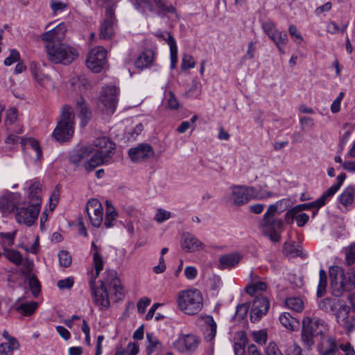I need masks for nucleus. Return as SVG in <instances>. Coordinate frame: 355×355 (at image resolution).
Instances as JSON below:
<instances>
[{
	"label": "nucleus",
	"instance_id": "1",
	"mask_svg": "<svg viewBox=\"0 0 355 355\" xmlns=\"http://www.w3.org/2000/svg\"><path fill=\"white\" fill-rule=\"evenodd\" d=\"M115 144L106 137H98L92 146L80 148L70 156V161L76 166H83L91 172L97 166L111 163Z\"/></svg>",
	"mask_w": 355,
	"mask_h": 355
},
{
	"label": "nucleus",
	"instance_id": "2",
	"mask_svg": "<svg viewBox=\"0 0 355 355\" xmlns=\"http://www.w3.org/2000/svg\"><path fill=\"white\" fill-rule=\"evenodd\" d=\"M329 273L333 295L340 297L345 292L355 289V270L345 273L343 268L334 266L329 268Z\"/></svg>",
	"mask_w": 355,
	"mask_h": 355
},
{
	"label": "nucleus",
	"instance_id": "3",
	"mask_svg": "<svg viewBox=\"0 0 355 355\" xmlns=\"http://www.w3.org/2000/svg\"><path fill=\"white\" fill-rule=\"evenodd\" d=\"M112 277L110 281L107 280L105 282L101 281L99 287H95L94 279L89 281V286L94 302L101 310L107 309L110 304L107 293V286L110 291H112L116 296L119 295V298L123 295V288L119 279L115 277L114 272L112 273Z\"/></svg>",
	"mask_w": 355,
	"mask_h": 355
},
{
	"label": "nucleus",
	"instance_id": "4",
	"mask_svg": "<svg viewBox=\"0 0 355 355\" xmlns=\"http://www.w3.org/2000/svg\"><path fill=\"white\" fill-rule=\"evenodd\" d=\"M176 302L178 309L189 315L197 314L201 311L203 306L202 296L198 289L180 291Z\"/></svg>",
	"mask_w": 355,
	"mask_h": 355
},
{
	"label": "nucleus",
	"instance_id": "5",
	"mask_svg": "<svg viewBox=\"0 0 355 355\" xmlns=\"http://www.w3.org/2000/svg\"><path fill=\"white\" fill-rule=\"evenodd\" d=\"M46 49L49 60L55 64H69L79 56L75 47L62 42L47 43Z\"/></svg>",
	"mask_w": 355,
	"mask_h": 355
},
{
	"label": "nucleus",
	"instance_id": "6",
	"mask_svg": "<svg viewBox=\"0 0 355 355\" xmlns=\"http://www.w3.org/2000/svg\"><path fill=\"white\" fill-rule=\"evenodd\" d=\"M230 190L233 205L239 207L247 204L252 199L263 200L273 196L270 191H258L253 187L245 185L234 184Z\"/></svg>",
	"mask_w": 355,
	"mask_h": 355
},
{
	"label": "nucleus",
	"instance_id": "7",
	"mask_svg": "<svg viewBox=\"0 0 355 355\" xmlns=\"http://www.w3.org/2000/svg\"><path fill=\"white\" fill-rule=\"evenodd\" d=\"M74 116L71 107L65 105L62 110V119L57 123L52 136L58 142L63 143L69 141L73 137Z\"/></svg>",
	"mask_w": 355,
	"mask_h": 355
},
{
	"label": "nucleus",
	"instance_id": "8",
	"mask_svg": "<svg viewBox=\"0 0 355 355\" xmlns=\"http://www.w3.org/2000/svg\"><path fill=\"white\" fill-rule=\"evenodd\" d=\"M326 329L325 322L318 318L305 317L302 321V340L311 347L314 345L313 338L322 334Z\"/></svg>",
	"mask_w": 355,
	"mask_h": 355
},
{
	"label": "nucleus",
	"instance_id": "9",
	"mask_svg": "<svg viewBox=\"0 0 355 355\" xmlns=\"http://www.w3.org/2000/svg\"><path fill=\"white\" fill-rule=\"evenodd\" d=\"M40 207H39V200L36 199L35 204H28L26 202L20 203L15 211L16 220L19 223L25 224L27 226H31L37 220Z\"/></svg>",
	"mask_w": 355,
	"mask_h": 355
},
{
	"label": "nucleus",
	"instance_id": "10",
	"mask_svg": "<svg viewBox=\"0 0 355 355\" xmlns=\"http://www.w3.org/2000/svg\"><path fill=\"white\" fill-rule=\"evenodd\" d=\"M119 89L115 86H106L103 88L99 96V101L103 106V111L113 114L118 102Z\"/></svg>",
	"mask_w": 355,
	"mask_h": 355
},
{
	"label": "nucleus",
	"instance_id": "11",
	"mask_svg": "<svg viewBox=\"0 0 355 355\" xmlns=\"http://www.w3.org/2000/svg\"><path fill=\"white\" fill-rule=\"evenodd\" d=\"M107 51L103 46L92 49L86 60L87 67L94 73H99L106 64Z\"/></svg>",
	"mask_w": 355,
	"mask_h": 355
},
{
	"label": "nucleus",
	"instance_id": "12",
	"mask_svg": "<svg viewBox=\"0 0 355 355\" xmlns=\"http://www.w3.org/2000/svg\"><path fill=\"white\" fill-rule=\"evenodd\" d=\"M85 211L91 224L96 227H100L103 217L101 203L96 199H91L86 205Z\"/></svg>",
	"mask_w": 355,
	"mask_h": 355
},
{
	"label": "nucleus",
	"instance_id": "13",
	"mask_svg": "<svg viewBox=\"0 0 355 355\" xmlns=\"http://www.w3.org/2000/svg\"><path fill=\"white\" fill-rule=\"evenodd\" d=\"M116 19L114 10L109 8L106 10L105 18L100 26L99 36L103 40H110L114 35Z\"/></svg>",
	"mask_w": 355,
	"mask_h": 355
},
{
	"label": "nucleus",
	"instance_id": "14",
	"mask_svg": "<svg viewBox=\"0 0 355 355\" xmlns=\"http://www.w3.org/2000/svg\"><path fill=\"white\" fill-rule=\"evenodd\" d=\"M199 342L196 336L187 334L180 336L173 343V346L179 352L191 354L196 349Z\"/></svg>",
	"mask_w": 355,
	"mask_h": 355
},
{
	"label": "nucleus",
	"instance_id": "15",
	"mask_svg": "<svg viewBox=\"0 0 355 355\" xmlns=\"http://www.w3.org/2000/svg\"><path fill=\"white\" fill-rule=\"evenodd\" d=\"M254 297L250 311V320L252 322L259 320L266 314L270 307V303L266 297L261 295Z\"/></svg>",
	"mask_w": 355,
	"mask_h": 355
},
{
	"label": "nucleus",
	"instance_id": "16",
	"mask_svg": "<svg viewBox=\"0 0 355 355\" xmlns=\"http://www.w3.org/2000/svg\"><path fill=\"white\" fill-rule=\"evenodd\" d=\"M130 159L134 162H141L149 159L154 155L152 146L147 144H141L128 151Z\"/></svg>",
	"mask_w": 355,
	"mask_h": 355
},
{
	"label": "nucleus",
	"instance_id": "17",
	"mask_svg": "<svg viewBox=\"0 0 355 355\" xmlns=\"http://www.w3.org/2000/svg\"><path fill=\"white\" fill-rule=\"evenodd\" d=\"M19 203V196L17 193H9L0 198V210L3 214L15 212Z\"/></svg>",
	"mask_w": 355,
	"mask_h": 355
},
{
	"label": "nucleus",
	"instance_id": "18",
	"mask_svg": "<svg viewBox=\"0 0 355 355\" xmlns=\"http://www.w3.org/2000/svg\"><path fill=\"white\" fill-rule=\"evenodd\" d=\"M67 32V25L65 23L62 22L52 30L46 32L42 35V39L44 41L49 42H60L64 38Z\"/></svg>",
	"mask_w": 355,
	"mask_h": 355
},
{
	"label": "nucleus",
	"instance_id": "19",
	"mask_svg": "<svg viewBox=\"0 0 355 355\" xmlns=\"http://www.w3.org/2000/svg\"><path fill=\"white\" fill-rule=\"evenodd\" d=\"M76 112L80 119L81 125H86L92 117V112L88 107V105L82 96L78 98L76 103Z\"/></svg>",
	"mask_w": 355,
	"mask_h": 355
},
{
	"label": "nucleus",
	"instance_id": "20",
	"mask_svg": "<svg viewBox=\"0 0 355 355\" xmlns=\"http://www.w3.org/2000/svg\"><path fill=\"white\" fill-rule=\"evenodd\" d=\"M155 51L152 49L144 50L135 60V66L138 69H144L150 67L155 60Z\"/></svg>",
	"mask_w": 355,
	"mask_h": 355
},
{
	"label": "nucleus",
	"instance_id": "21",
	"mask_svg": "<svg viewBox=\"0 0 355 355\" xmlns=\"http://www.w3.org/2000/svg\"><path fill=\"white\" fill-rule=\"evenodd\" d=\"M25 185L28 189V198L31 203L35 204L36 199H37L39 200V207H41L42 198L40 193L42 190V184L40 182L37 180H32L26 182Z\"/></svg>",
	"mask_w": 355,
	"mask_h": 355
},
{
	"label": "nucleus",
	"instance_id": "22",
	"mask_svg": "<svg viewBox=\"0 0 355 355\" xmlns=\"http://www.w3.org/2000/svg\"><path fill=\"white\" fill-rule=\"evenodd\" d=\"M182 248L189 252H195L202 248V243L193 235L185 233L182 235Z\"/></svg>",
	"mask_w": 355,
	"mask_h": 355
},
{
	"label": "nucleus",
	"instance_id": "23",
	"mask_svg": "<svg viewBox=\"0 0 355 355\" xmlns=\"http://www.w3.org/2000/svg\"><path fill=\"white\" fill-rule=\"evenodd\" d=\"M337 349V343L332 337H323L318 345V351L321 355H334Z\"/></svg>",
	"mask_w": 355,
	"mask_h": 355
},
{
	"label": "nucleus",
	"instance_id": "24",
	"mask_svg": "<svg viewBox=\"0 0 355 355\" xmlns=\"http://www.w3.org/2000/svg\"><path fill=\"white\" fill-rule=\"evenodd\" d=\"M91 252L93 256V264L95 268L96 279L103 269V260L102 258V250L101 247L96 245L95 242H92L91 245Z\"/></svg>",
	"mask_w": 355,
	"mask_h": 355
},
{
	"label": "nucleus",
	"instance_id": "25",
	"mask_svg": "<svg viewBox=\"0 0 355 355\" xmlns=\"http://www.w3.org/2000/svg\"><path fill=\"white\" fill-rule=\"evenodd\" d=\"M204 338L207 342L211 341L216 336L217 324L211 315H207L204 318Z\"/></svg>",
	"mask_w": 355,
	"mask_h": 355
},
{
	"label": "nucleus",
	"instance_id": "26",
	"mask_svg": "<svg viewBox=\"0 0 355 355\" xmlns=\"http://www.w3.org/2000/svg\"><path fill=\"white\" fill-rule=\"evenodd\" d=\"M354 195L355 187L354 186H349L339 196L340 202L347 210H349L353 207Z\"/></svg>",
	"mask_w": 355,
	"mask_h": 355
},
{
	"label": "nucleus",
	"instance_id": "27",
	"mask_svg": "<svg viewBox=\"0 0 355 355\" xmlns=\"http://www.w3.org/2000/svg\"><path fill=\"white\" fill-rule=\"evenodd\" d=\"M283 221L280 218L275 217L263 218L260 226L263 231L282 230L283 229Z\"/></svg>",
	"mask_w": 355,
	"mask_h": 355
},
{
	"label": "nucleus",
	"instance_id": "28",
	"mask_svg": "<svg viewBox=\"0 0 355 355\" xmlns=\"http://www.w3.org/2000/svg\"><path fill=\"white\" fill-rule=\"evenodd\" d=\"M329 198L327 197V196L323 193L322 195L318 198L316 200L309 202V203H304L301 205H296L297 209L300 212H302L304 210H308L311 209L313 208L320 209L322 206H324L328 201Z\"/></svg>",
	"mask_w": 355,
	"mask_h": 355
},
{
	"label": "nucleus",
	"instance_id": "29",
	"mask_svg": "<svg viewBox=\"0 0 355 355\" xmlns=\"http://www.w3.org/2000/svg\"><path fill=\"white\" fill-rule=\"evenodd\" d=\"M340 300H336L330 297H327L320 300L318 302V307L320 310L327 313H334L338 304Z\"/></svg>",
	"mask_w": 355,
	"mask_h": 355
},
{
	"label": "nucleus",
	"instance_id": "30",
	"mask_svg": "<svg viewBox=\"0 0 355 355\" xmlns=\"http://www.w3.org/2000/svg\"><path fill=\"white\" fill-rule=\"evenodd\" d=\"M167 35L168 37L166 39V42L168 44L170 48L171 68L174 69L178 62V46L171 34L168 33Z\"/></svg>",
	"mask_w": 355,
	"mask_h": 355
},
{
	"label": "nucleus",
	"instance_id": "31",
	"mask_svg": "<svg viewBox=\"0 0 355 355\" xmlns=\"http://www.w3.org/2000/svg\"><path fill=\"white\" fill-rule=\"evenodd\" d=\"M241 259L238 253H231L223 255L219 258V263L222 268H231L236 265Z\"/></svg>",
	"mask_w": 355,
	"mask_h": 355
},
{
	"label": "nucleus",
	"instance_id": "32",
	"mask_svg": "<svg viewBox=\"0 0 355 355\" xmlns=\"http://www.w3.org/2000/svg\"><path fill=\"white\" fill-rule=\"evenodd\" d=\"M279 321L281 324L288 329L294 331L300 326L299 321L291 316L289 313H283L279 315Z\"/></svg>",
	"mask_w": 355,
	"mask_h": 355
},
{
	"label": "nucleus",
	"instance_id": "33",
	"mask_svg": "<svg viewBox=\"0 0 355 355\" xmlns=\"http://www.w3.org/2000/svg\"><path fill=\"white\" fill-rule=\"evenodd\" d=\"M71 84L75 89H78L80 93L85 92L91 87L90 83L83 75L72 78L71 79Z\"/></svg>",
	"mask_w": 355,
	"mask_h": 355
},
{
	"label": "nucleus",
	"instance_id": "34",
	"mask_svg": "<svg viewBox=\"0 0 355 355\" xmlns=\"http://www.w3.org/2000/svg\"><path fill=\"white\" fill-rule=\"evenodd\" d=\"M283 252L286 256L292 257H304L300 247L295 245L294 241H286L285 242L283 248Z\"/></svg>",
	"mask_w": 355,
	"mask_h": 355
},
{
	"label": "nucleus",
	"instance_id": "35",
	"mask_svg": "<svg viewBox=\"0 0 355 355\" xmlns=\"http://www.w3.org/2000/svg\"><path fill=\"white\" fill-rule=\"evenodd\" d=\"M147 341L148 343L146 346V355H152L155 352H158L162 347L160 341L151 334H147Z\"/></svg>",
	"mask_w": 355,
	"mask_h": 355
},
{
	"label": "nucleus",
	"instance_id": "36",
	"mask_svg": "<svg viewBox=\"0 0 355 355\" xmlns=\"http://www.w3.org/2000/svg\"><path fill=\"white\" fill-rule=\"evenodd\" d=\"M117 218V213L115 209L112 205L111 202L106 201V214L104 222V225L107 228H110L114 226V221Z\"/></svg>",
	"mask_w": 355,
	"mask_h": 355
},
{
	"label": "nucleus",
	"instance_id": "37",
	"mask_svg": "<svg viewBox=\"0 0 355 355\" xmlns=\"http://www.w3.org/2000/svg\"><path fill=\"white\" fill-rule=\"evenodd\" d=\"M238 336V340L234 344V354L235 355H244L245 347L248 343V338L243 331L239 333Z\"/></svg>",
	"mask_w": 355,
	"mask_h": 355
},
{
	"label": "nucleus",
	"instance_id": "38",
	"mask_svg": "<svg viewBox=\"0 0 355 355\" xmlns=\"http://www.w3.org/2000/svg\"><path fill=\"white\" fill-rule=\"evenodd\" d=\"M21 144L26 148H31L35 153L37 159H40L42 157V150L39 142L33 138H24L21 139Z\"/></svg>",
	"mask_w": 355,
	"mask_h": 355
},
{
	"label": "nucleus",
	"instance_id": "39",
	"mask_svg": "<svg viewBox=\"0 0 355 355\" xmlns=\"http://www.w3.org/2000/svg\"><path fill=\"white\" fill-rule=\"evenodd\" d=\"M158 8V14L165 15L167 13H175L176 9L171 4H167L164 0H153Z\"/></svg>",
	"mask_w": 355,
	"mask_h": 355
},
{
	"label": "nucleus",
	"instance_id": "40",
	"mask_svg": "<svg viewBox=\"0 0 355 355\" xmlns=\"http://www.w3.org/2000/svg\"><path fill=\"white\" fill-rule=\"evenodd\" d=\"M336 310V318L338 323L350 318L349 315L350 307L345 304L343 300H340V304H338Z\"/></svg>",
	"mask_w": 355,
	"mask_h": 355
},
{
	"label": "nucleus",
	"instance_id": "41",
	"mask_svg": "<svg viewBox=\"0 0 355 355\" xmlns=\"http://www.w3.org/2000/svg\"><path fill=\"white\" fill-rule=\"evenodd\" d=\"M346 178L345 173H340L337 176V183L331 186L324 193L330 200L331 197L339 190Z\"/></svg>",
	"mask_w": 355,
	"mask_h": 355
},
{
	"label": "nucleus",
	"instance_id": "42",
	"mask_svg": "<svg viewBox=\"0 0 355 355\" xmlns=\"http://www.w3.org/2000/svg\"><path fill=\"white\" fill-rule=\"evenodd\" d=\"M38 304L35 302L21 303L17 306V311L24 315L33 314L37 308Z\"/></svg>",
	"mask_w": 355,
	"mask_h": 355
},
{
	"label": "nucleus",
	"instance_id": "43",
	"mask_svg": "<svg viewBox=\"0 0 355 355\" xmlns=\"http://www.w3.org/2000/svg\"><path fill=\"white\" fill-rule=\"evenodd\" d=\"M49 6L53 12V15H58L68 8V3L62 0H50Z\"/></svg>",
	"mask_w": 355,
	"mask_h": 355
},
{
	"label": "nucleus",
	"instance_id": "44",
	"mask_svg": "<svg viewBox=\"0 0 355 355\" xmlns=\"http://www.w3.org/2000/svg\"><path fill=\"white\" fill-rule=\"evenodd\" d=\"M3 255L11 262L17 266H19L22 263V256L17 250L12 249H4Z\"/></svg>",
	"mask_w": 355,
	"mask_h": 355
},
{
	"label": "nucleus",
	"instance_id": "45",
	"mask_svg": "<svg viewBox=\"0 0 355 355\" xmlns=\"http://www.w3.org/2000/svg\"><path fill=\"white\" fill-rule=\"evenodd\" d=\"M267 289V285L263 282H258L248 286L245 291L248 294L251 296L260 295L259 292L266 291Z\"/></svg>",
	"mask_w": 355,
	"mask_h": 355
},
{
	"label": "nucleus",
	"instance_id": "46",
	"mask_svg": "<svg viewBox=\"0 0 355 355\" xmlns=\"http://www.w3.org/2000/svg\"><path fill=\"white\" fill-rule=\"evenodd\" d=\"M319 275L320 279L317 289V296L318 297H321L326 293L327 279L326 272L323 269L320 270Z\"/></svg>",
	"mask_w": 355,
	"mask_h": 355
},
{
	"label": "nucleus",
	"instance_id": "47",
	"mask_svg": "<svg viewBox=\"0 0 355 355\" xmlns=\"http://www.w3.org/2000/svg\"><path fill=\"white\" fill-rule=\"evenodd\" d=\"M286 304L288 309L296 312H301L304 309L303 302L300 297H288L286 300Z\"/></svg>",
	"mask_w": 355,
	"mask_h": 355
},
{
	"label": "nucleus",
	"instance_id": "48",
	"mask_svg": "<svg viewBox=\"0 0 355 355\" xmlns=\"http://www.w3.org/2000/svg\"><path fill=\"white\" fill-rule=\"evenodd\" d=\"M134 7L143 13L146 11H154V8L150 0H134Z\"/></svg>",
	"mask_w": 355,
	"mask_h": 355
},
{
	"label": "nucleus",
	"instance_id": "49",
	"mask_svg": "<svg viewBox=\"0 0 355 355\" xmlns=\"http://www.w3.org/2000/svg\"><path fill=\"white\" fill-rule=\"evenodd\" d=\"M347 27V24H343L342 26H339L335 21H330L326 26V31L327 33L335 35L338 33H344Z\"/></svg>",
	"mask_w": 355,
	"mask_h": 355
},
{
	"label": "nucleus",
	"instance_id": "50",
	"mask_svg": "<svg viewBox=\"0 0 355 355\" xmlns=\"http://www.w3.org/2000/svg\"><path fill=\"white\" fill-rule=\"evenodd\" d=\"M276 46L281 44H287L288 41V35L285 32L277 30L269 37Z\"/></svg>",
	"mask_w": 355,
	"mask_h": 355
},
{
	"label": "nucleus",
	"instance_id": "51",
	"mask_svg": "<svg viewBox=\"0 0 355 355\" xmlns=\"http://www.w3.org/2000/svg\"><path fill=\"white\" fill-rule=\"evenodd\" d=\"M27 278L28 279V284L33 295L37 297L41 291L40 282L35 275H30V277Z\"/></svg>",
	"mask_w": 355,
	"mask_h": 355
},
{
	"label": "nucleus",
	"instance_id": "52",
	"mask_svg": "<svg viewBox=\"0 0 355 355\" xmlns=\"http://www.w3.org/2000/svg\"><path fill=\"white\" fill-rule=\"evenodd\" d=\"M250 305L248 303H243L241 304H239L236 306V313L234 315L235 320H241L244 319L249 311Z\"/></svg>",
	"mask_w": 355,
	"mask_h": 355
},
{
	"label": "nucleus",
	"instance_id": "53",
	"mask_svg": "<svg viewBox=\"0 0 355 355\" xmlns=\"http://www.w3.org/2000/svg\"><path fill=\"white\" fill-rule=\"evenodd\" d=\"M16 232H7L0 233V237L1 239V243L3 247L6 248V247L12 246L14 243V239Z\"/></svg>",
	"mask_w": 355,
	"mask_h": 355
},
{
	"label": "nucleus",
	"instance_id": "54",
	"mask_svg": "<svg viewBox=\"0 0 355 355\" xmlns=\"http://www.w3.org/2000/svg\"><path fill=\"white\" fill-rule=\"evenodd\" d=\"M59 263L63 267H69L71 264V257L67 251L62 250L58 254Z\"/></svg>",
	"mask_w": 355,
	"mask_h": 355
},
{
	"label": "nucleus",
	"instance_id": "55",
	"mask_svg": "<svg viewBox=\"0 0 355 355\" xmlns=\"http://www.w3.org/2000/svg\"><path fill=\"white\" fill-rule=\"evenodd\" d=\"M261 28L263 32L270 37L278 29H277L275 24L271 20H268L261 23Z\"/></svg>",
	"mask_w": 355,
	"mask_h": 355
},
{
	"label": "nucleus",
	"instance_id": "56",
	"mask_svg": "<svg viewBox=\"0 0 355 355\" xmlns=\"http://www.w3.org/2000/svg\"><path fill=\"white\" fill-rule=\"evenodd\" d=\"M345 259L349 266L355 262V242L345 249Z\"/></svg>",
	"mask_w": 355,
	"mask_h": 355
},
{
	"label": "nucleus",
	"instance_id": "57",
	"mask_svg": "<svg viewBox=\"0 0 355 355\" xmlns=\"http://www.w3.org/2000/svg\"><path fill=\"white\" fill-rule=\"evenodd\" d=\"M257 49L253 42H250L248 44V49L245 54L242 57L241 62L247 60H252L255 56Z\"/></svg>",
	"mask_w": 355,
	"mask_h": 355
},
{
	"label": "nucleus",
	"instance_id": "58",
	"mask_svg": "<svg viewBox=\"0 0 355 355\" xmlns=\"http://www.w3.org/2000/svg\"><path fill=\"white\" fill-rule=\"evenodd\" d=\"M196 62L191 55L187 54L183 55L181 63V67L183 70L193 68Z\"/></svg>",
	"mask_w": 355,
	"mask_h": 355
},
{
	"label": "nucleus",
	"instance_id": "59",
	"mask_svg": "<svg viewBox=\"0 0 355 355\" xmlns=\"http://www.w3.org/2000/svg\"><path fill=\"white\" fill-rule=\"evenodd\" d=\"M74 284V279L72 277H69L63 279H60L57 282V286L60 290L70 289Z\"/></svg>",
	"mask_w": 355,
	"mask_h": 355
},
{
	"label": "nucleus",
	"instance_id": "60",
	"mask_svg": "<svg viewBox=\"0 0 355 355\" xmlns=\"http://www.w3.org/2000/svg\"><path fill=\"white\" fill-rule=\"evenodd\" d=\"M20 58L19 53L15 50L12 49L10 52L9 56H8L4 60V64L6 66H10L13 63L17 62Z\"/></svg>",
	"mask_w": 355,
	"mask_h": 355
},
{
	"label": "nucleus",
	"instance_id": "61",
	"mask_svg": "<svg viewBox=\"0 0 355 355\" xmlns=\"http://www.w3.org/2000/svg\"><path fill=\"white\" fill-rule=\"evenodd\" d=\"M171 214L163 209H159L155 216V220L161 223L171 218Z\"/></svg>",
	"mask_w": 355,
	"mask_h": 355
},
{
	"label": "nucleus",
	"instance_id": "62",
	"mask_svg": "<svg viewBox=\"0 0 355 355\" xmlns=\"http://www.w3.org/2000/svg\"><path fill=\"white\" fill-rule=\"evenodd\" d=\"M300 213L299 210L297 209V207L295 206L294 207L289 209L285 214V222L287 224H291L293 223L294 219L296 220L297 214Z\"/></svg>",
	"mask_w": 355,
	"mask_h": 355
},
{
	"label": "nucleus",
	"instance_id": "63",
	"mask_svg": "<svg viewBox=\"0 0 355 355\" xmlns=\"http://www.w3.org/2000/svg\"><path fill=\"white\" fill-rule=\"evenodd\" d=\"M266 355H284L274 342L268 343L266 349Z\"/></svg>",
	"mask_w": 355,
	"mask_h": 355
},
{
	"label": "nucleus",
	"instance_id": "64",
	"mask_svg": "<svg viewBox=\"0 0 355 355\" xmlns=\"http://www.w3.org/2000/svg\"><path fill=\"white\" fill-rule=\"evenodd\" d=\"M339 324L348 331H351L355 328V316H350V318L341 321Z\"/></svg>",
	"mask_w": 355,
	"mask_h": 355
}]
</instances>
